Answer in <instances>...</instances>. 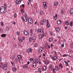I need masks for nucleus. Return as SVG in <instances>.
<instances>
[{"label": "nucleus", "mask_w": 73, "mask_h": 73, "mask_svg": "<svg viewBox=\"0 0 73 73\" xmlns=\"http://www.w3.org/2000/svg\"><path fill=\"white\" fill-rule=\"evenodd\" d=\"M40 15H43V11H41L40 12Z\"/></svg>", "instance_id": "41"}, {"label": "nucleus", "mask_w": 73, "mask_h": 73, "mask_svg": "<svg viewBox=\"0 0 73 73\" xmlns=\"http://www.w3.org/2000/svg\"><path fill=\"white\" fill-rule=\"evenodd\" d=\"M47 28H49V27H50L49 23H47Z\"/></svg>", "instance_id": "30"}, {"label": "nucleus", "mask_w": 73, "mask_h": 73, "mask_svg": "<svg viewBox=\"0 0 73 73\" xmlns=\"http://www.w3.org/2000/svg\"><path fill=\"white\" fill-rule=\"evenodd\" d=\"M1 26H3V25H4V24H3V22H1Z\"/></svg>", "instance_id": "51"}, {"label": "nucleus", "mask_w": 73, "mask_h": 73, "mask_svg": "<svg viewBox=\"0 0 73 73\" xmlns=\"http://www.w3.org/2000/svg\"><path fill=\"white\" fill-rule=\"evenodd\" d=\"M27 65L26 64L25 65H24L23 66V68L24 69H27Z\"/></svg>", "instance_id": "22"}, {"label": "nucleus", "mask_w": 73, "mask_h": 73, "mask_svg": "<svg viewBox=\"0 0 73 73\" xmlns=\"http://www.w3.org/2000/svg\"><path fill=\"white\" fill-rule=\"evenodd\" d=\"M70 13L71 14V15H72L73 13V8L71 9L70 10Z\"/></svg>", "instance_id": "16"}, {"label": "nucleus", "mask_w": 73, "mask_h": 73, "mask_svg": "<svg viewBox=\"0 0 73 73\" xmlns=\"http://www.w3.org/2000/svg\"><path fill=\"white\" fill-rule=\"evenodd\" d=\"M72 23H73V22L72 21H71L70 22V25L71 27L73 26V24H72Z\"/></svg>", "instance_id": "33"}, {"label": "nucleus", "mask_w": 73, "mask_h": 73, "mask_svg": "<svg viewBox=\"0 0 73 73\" xmlns=\"http://www.w3.org/2000/svg\"><path fill=\"white\" fill-rule=\"evenodd\" d=\"M55 68L56 71H58V69H59V68H58V67L57 66H55Z\"/></svg>", "instance_id": "24"}, {"label": "nucleus", "mask_w": 73, "mask_h": 73, "mask_svg": "<svg viewBox=\"0 0 73 73\" xmlns=\"http://www.w3.org/2000/svg\"><path fill=\"white\" fill-rule=\"evenodd\" d=\"M0 33H1L2 32V30H1V29H0Z\"/></svg>", "instance_id": "59"}, {"label": "nucleus", "mask_w": 73, "mask_h": 73, "mask_svg": "<svg viewBox=\"0 0 73 73\" xmlns=\"http://www.w3.org/2000/svg\"><path fill=\"white\" fill-rule=\"evenodd\" d=\"M5 11L4 9V8L3 7H1L0 8V13L4 14L5 13Z\"/></svg>", "instance_id": "1"}, {"label": "nucleus", "mask_w": 73, "mask_h": 73, "mask_svg": "<svg viewBox=\"0 0 73 73\" xmlns=\"http://www.w3.org/2000/svg\"><path fill=\"white\" fill-rule=\"evenodd\" d=\"M44 62L45 64H48V60H45Z\"/></svg>", "instance_id": "20"}, {"label": "nucleus", "mask_w": 73, "mask_h": 73, "mask_svg": "<svg viewBox=\"0 0 73 73\" xmlns=\"http://www.w3.org/2000/svg\"><path fill=\"white\" fill-rule=\"evenodd\" d=\"M38 46V44L37 43H36L34 45V47H37Z\"/></svg>", "instance_id": "35"}, {"label": "nucleus", "mask_w": 73, "mask_h": 73, "mask_svg": "<svg viewBox=\"0 0 73 73\" xmlns=\"http://www.w3.org/2000/svg\"><path fill=\"white\" fill-rule=\"evenodd\" d=\"M17 15V14H15L14 15V18H15L16 17V15Z\"/></svg>", "instance_id": "47"}, {"label": "nucleus", "mask_w": 73, "mask_h": 73, "mask_svg": "<svg viewBox=\"0 0 73 73\" xmlns=\"http://www.w3.org/2000/svg\"><path fill=\"white\" fill-rule=\"evenodd\" d=\"M61 46L62 47H64V44H62Z\"/></svg>", "instance_id": "58"}, {"label": "nucleus", "mask_w": 73, "mask_h": 73, "mask_svg": "<svg viewBox=\"0 0 73 73\" xmlns=\"http://www.w3.org/2000/svg\"><path fill=\"white\" fill-rule=\"evenodd\" d=\"M50 69H53V67L52 66V65H50Z\"/></svg>", "instance_id": "43"}, {"label": "nucleus", "mask_w": 73, "mask_h": 73, "mask_svg": "<svg viewBox=\"0 0 73 73\" xmlns=\"http://www.w3.org/2000/svg\"><path fill=\"white\" fill-rule=\"evenodd\" d=\"M24 33L25 35H26L27 36L29 35V33H28V31H27L26 30L25 31Z\"/></svg>", "instance_id": "11"}, {"label": "nucleus", "mask_w": 73, "mask_h": 73, "mask_svg": "<svg viewBox=\"0 0 73 73\" xmlns=\"http://www.w3.org/2000/svg\"><path fill=\"white\" fill-rule=\"evenodd\" d=\"M67 56V54H64L63 55V57H66V56Z\"/></svg>", "instance_id": "46"}, {"label": "nucleus", "mask_w": 73, "mask_h": 73, "mask_svg": "<svg viewBox=\"0 0 73 73\" xmlns=\"http://www.w3.org/2000/svg\"><path fill=\"white\" fill-rule=\"evenodd\" d=\"M42 69V70H46V66H43Z\"/></svg>", "instance_id": "19"}, {"label": "nucleus", "mask_w": 73, "mask_h": 73, "mask_svg": "<svg viewBox=\"0 0 73 73\" xmlns=\"http://www.w3.org/2000/svg\"><path fill=\"white\" fill-rule=\"evenodd\" d=\"M48 45L47 44H46L45 46L46 48H48Z\"/></svg>", "instance_id": "42"}, {"label": "nucleus", "mask_w": 73, "mask_h": 73, "mask_svg": "<svg viewBox=\"0 0 73 73\" xmlns=\"http://www.w3.org/2000/svg\"><path fill=\"white\" fill-rule=\"evenodd\" d=\"M31 41H32V37H30L29 38V42H31Z\"/></svg>", "instance_id": "38"}, {"label": "nucleus", "mask_w": 73, "mask_h": 73, "mask_svg": "<svg viewBox=\"0 0 73 73\" xmlns=\"http://www.w3.org/2000/svg\"><path fill=\"white\" fill-rule=\"evenodd\" d=\"M65 23L67 25H69V22H68V21H66L65 22Z\"/></svg>", "instance_id": "31"}, {"label": "nucleus", "mask_w": 73, "mask_h": 73, "mask_svg": "<svg viewBox=\"0 0 73 73\" xmlns=\"http://www.w3.org/2000/svg\"><path fill=\"white\" fill-rule=\"evenodd\" d=\"M59 67L60 68H61V69H63V66H62V64H59Z\"/></svg>", "instance_id": "17"}, {"label": "nucleus", "mask_w": 73, "mask_h": 73, "mask_svg": "<svg viewBox=\"0 0 73 73\" xmlns=\"http://www.w3.org/2000/svg\"><path fill=\"white\" fill-rule=\"evenodd\" d=\"M6 30L7 31H9V27H7L6 28Z\"/></svg>", "instance_id": "36"}, {"label": "nucleus", "mask_w": 73, "mask_h": 73, "mask_svg": "<svg viewBox=\"0 0 73 73\" xmlns=\"http://www.w3.org/2000/svg\"><path fill=\"white\" fill-rule=\"evenodd\" d=\"M38 37L39 38L41 39V38H42L43 37H45V34L43 33L42 34H39L38 35Z\"/></svg>", "instance_id": "3"}, {"label": "nucleus", "mask_w": 73, "mask_h": 73, "mask_svg": "<svg viewBox=\"0 0 73 73\" xmlns=\"http://www.w3.org/2000/svg\"><path fill=\"white\" fill-rule=\"evenodd\" d=\"M61 23V21L60 20H58L57 21V23L58 24H60Z\"/></svg>", "instance_id": "18"}, {"label": "nucleus", "mask_w": 73, "mask_h": 73, "mask_svg": "<svg viewBox=\"0 0 73 73\" xmlns=\"http://www.w3.org/2000/svg\"><path fill=\"white\" fill-rule=\"evenodd\" d=\"M58 2H56L54 3V5H56H56H58Z\"/></svg>", "instance_id": "29"}, {"label": "nucleus", "mask_w": 73, "mask_h": 73, "mask_svg": "<svg viewBox=\"0 0 73 73\" xmlns=\"http://www.w3.org/2000/svg\"><path fill=\"white\" fill-rule=\"evenodd\" d=\"M64 62L66 64V66H68V62H67L66 61H65Z\"/></svg>", "instance_id": "32"}, {"label": "nucleus", "mask_w": 73, "mask_h": 73, "mask_svg": "<svg viewBox=\"0 0 73 73\" xmlns=\"http://www.w3.org/2000/svg\"><path fill=\"white\" fill-rule=\"evenodd\" d=\"M33 60V58H31L30 59V61H32Z\"/></svg>", "instance_id": "45"}, {"label": "nucleus", "mask_w": 73, "mask_h": 73, "mask_svg": "<svg viewBox=\"0 0 73 73\" xmlns=\"http://www.w3.org/2000/svg\"><path fill=\"white\" fill-rule=\"evenodd\" d=\"M30 31L31 35H32V34H33V33L32 32H33V30H32V29H31L30 30Z\"/></svg>", "instance_id": "34"}, {"label": "nucleus", "mask_w": 73, "mask_h": 73, "mask_svg": "<svg viewBox=\"0 0 73 73\" xmlns=\"http://www.w3.org/2000/svg\"><path fill=\"white\" fill-rule=\"evenodd\" d=\"M19 33H19V32L18 31H17V35H19Z\"/></svg>", "instance_id": "52"}, {"label": "nucleus", "mask_w": 73, "mask_h": 73, "mask_svg": "<svg viewBox=\"0 0 73 73\" xmlns=\"http://www.w3.org/2000/svg\"><path fill=\"white\" fill-rule=\"evenodd\" d=\"M20 3H21V1H19L18 2V4H20Z\"/></svg>", "instance_id": "55"}, {"label": "nucleus", "mask_w": 73, "mask_h": 73, "mask_svg": "<svg viewBox=\"0 0 73 73\" xmlns=\"http://www.w3.org/2000/svg\"><path fill=\"white\" fill-rule=\"evenodd\" d=\"M36 61H38V62H40V60L39 59H36Z\"/></svg>", "instance_id": "49"}, {"label": "nucleus", "mask_w": 73, "mask_h": 73, "mask_svg": "<svg viewBox=\"0 0 73 73\" xmlns=\"http://www.w3.org/2000/svg\"><path fill=\"white\" fill-rule=\"evenodd\" d=\"M18 40L19 42H23V40L20 38H18Z\"/></svg>", "instance_id": "26"}, {"label": "nucleus", "mask_w": 73, "mask_h": 73, "mask_svg": "<svg viewBox=\"0 0 73 73\" xmlns=\"http://www.w3.org/2000/svg\"><path fill=\"white\" fill-rule=\"evenodd\" d=\"M53 41V39L52 38H49V42H52Z\"/></svg>", "instance_id": "23"}, {"label": "nucleus", "mask_w": 73, "mask_h": 73, "mask_svg": "<svg viewBox=\"0 0 73 73\" xmlns=\"http://www.w3.org/2000/svg\"><path fill=\"white\" fill-rule=\"evenodd\" d=\"M33 68H35L36 66V63H33Z\"/></svg>", "instance_id": "21"}, {"label": "nucleus", "mask_w": 73, "mask_h": 73, "mask_svg": "<svg viewBox=\"0 0 73 73\" xmlns=\"http://www.w3.org/2000/svg\"><path fill=\"white\" fill-rule=\"evenodd\" d=\"M18 2H19V1H18L17 0L16 1L15 3L16 4H18Z\"/></svg>", "instance_id": "48"}, {"label": "nucleus", "mask_w": 73, "mask_h": 73, "mask_svg": "<svg viewBox=\"0 0 73 73\" xmlns=\"http://www.w3.org/2000/svg\"><path fill=\"white\" fill-rule=\"evenodd\" d=\"M11 64L12 65V66H13L14 65H15V64H14V63L11 62Z\"/></svg>", "instance_id": "50"}, {"label": "nucleus", "mask_w": 73, "mask_h": 73, "mask_svg": "<svg viewBox=\"0 0 73 73\" xmlns=\"http://www.w3.org/2000/svg\"><path fill=\"white\" fill-rule=\"evenodd\" d=\"M21 11L22 12V13H24V10H23V9H21Z\"/></svg>", "instance_id": "53"}, {"label": "nucleus", "mask_w": 73, "mask_h": 73, "mask_svg": "<svg viewBox=\"0 0 73 73\" xmlns=\"http://www.w3.org/2000/svg\"><path fill=\"white\" fill-rule=\"evenodd\" d=\"M12 70L13 72H16V70H17V68L15 67H13L12 68Z\"/></svg>", "instance_id": "12"}, {"label": "nucleus", "mask_w": 73, "mask_h": 73, "mask_svg": "<svg viewBox=\"0 0 73 73\" xmlns=\"http://www.w3.org/2000/svg\"><path fill=\"white\" fill-rule=\"evenodd\" d=\"M7 64L6 63H5V65H4V66H3V70H6L7 69Z\"/></svg>", "instance_id": "10"}, {"label": "nucleus", "mask_w": 73, "mask_h": 73, "mask_svg": "<svg viewBox=\"0 0 73 73\" xmlns=\"http://www.w3.org/2000/svg\"><path fill=\"white\" fill-rule=\"evenodd\" d=\"M50 36H51V35H52V31L50 32Z\"/></svg>", "instance_id": "56"}, {"label": "nucleus", "mask_w": 73, "mask_h": 73, "mask_svg": "<svg viewBox=\"0 0 73 73\" xmlns=\"http://www.w3.org/2000/svg\"><path fill=\"white\" fill-rule=\"evenodd\" d=\"M44 49V47H42L40 48L39 49L38 52L40 53L41 52H42L43 50V49Z\"/></svg>", "instance_id": "6"}, {"label": "nucleus", "mask_w": 73, "mask_h": 73, "mask_svg": "<svg viewBox=\"0 0 73 73\" xmlns=\"http://www.w3.org/2000/svg\"><path fill=\"white\" fill-rule=\"evenodd\" d=\"M38 71L39 73H41V70H40V68H38Z\"/></svg>", "instance_id": "39"}, {"label": "nucleus", "mask_w": 73, "mask_h": 73, "mask_svg": "<svg viewBox=\"0 0 73 73\" xmlns=\"http://www.w3.org/2000/svg\"><path fill=\"white\" fill-rule=\"evenodd\" d=\"M37 31L38 33H42V32H43L42 29L41 28H39V29H38Z\"/></svg>", "instance_id": "5"}, {"label": "nucleus", "mask_w": 73, "mask_h": 73, "mask_svg": "<svg viewBox=\"0 0 73 73\" xmlns=\"http://www.w3.org/2000/svg\"><path fill=\"white\" fill-rule=\"evenodd\" d=\"M52 59L53 61H55V60H57V56H54V57L52 58Z\"/></svg>", "instance_id": "15"}, {"label": "nucleus", "mask_w": 73, "mask_h": 73, "mask_svg": "<svg viewBox=\"0 0 73 73\" xmlns=\"http://www.w3.org/2000/svg\"><path fill=\"white\" fill-rule=\"evenodd\" d=\"M36 38L35 36H33V37L32 38V39L33 40H36Z\"/></svg>", "instance_id": "25"}, {"label": "nucleus", "mask_w": 73, "mask_h": 73, "mask_svg": "<svg viewBox=\"0 0 73 73\" xmlns=\"http://www.w3.org/2000/svg\"><path fill=\"white\" fill-rule=\"evenodd\" d=\"M34 63H38V62L36 61V60H35L34 61Z\"/></svg>", "instance_id": "44"}, {"label": "nucleus", "mask_w": 73, "mask_h": 73, "mask_svg": "<svg viewBox=\"0 0 73 73\" xmlns=\"http://www.w3.org/2000/svg\"><path fill=\"white\" fill-rule=\"evenodd\" d=\"M15 56H14V57H13L12 58V59L13 60H14L15 58Z\"/></svg>", "instance_id": "54"}, {"label": "nucleus", "mask_w": 73, "mask_h": 73, "mask_svg": "<svg viewBox=\"0 0 73 73\" xmlns=\"http://www.w3.org/2000/svg\"><path fill=\"white\" fill-rule=\"evenodd\" d=\"M55 29L56 31V32H59L60 30V28H59V27H56Z\"/></svg>", "instance_id": "9"}, {"label": "nucleus", "mask_w": 73, "mask_h": 73, "mask_svg": "<svg viewBox=\"0 0 73 73\" xmlns=\"http://www.w3.org/2000/svg\"><path fill=\"white\" fill-rule=\"evenodd\" d=\"M27 14H25L23 16L22 19L23 21H25V22H27L28 21V18L27 17Z\"/></svg>", "instance_id": "2"}, {"label": "nucleus", "mask_w": 73, "mask_h": 73, "mask_svg": "<svg viewBox=\"0 0 73 73\" xmlns=\"http://www.w3.org/2000/svg\"><path fill=\"white\" fill-rule=\"evenodd\" d=\"M18 60H19V59H18V58H16L15 59V61H18Z\"/></svg>", "instance_id": "60"}, {"label": "nucleus", "mask_w": 73, "mask_h": 73, "mask_svg": "<svg viewBox=\"0 0 73 73\" xmlns=\"http://www.w3.org/2000/svg\"><path fill=\"white\" fill-rule=\"evenodd\" d=\"M45 22H46V19H44L41 22L40 24L42 25H44Z\"/></svg>", "instance_id": "4"}, {"label": "nucleus", "mask_w": 73, "mask_h": 73, "mask_svg": "<svg viewBox=\"0 0 73 73\" xmlns=\"http://www.w3.org/2000/svg\"><path fill=\"white\" fill-rule=\"evenodd\" d=\"M28 21L29 23H30V24H32V23H33L32 19L31 18H29Z\"/></svg>", "instance_id": "7"}, {"label": "nucleus", "mask_w": 73, "mask_h": 73, "mask_svg": "<svg viewBox=\"0 0 73 73\" xmlns=\"http://www.w3.org/2000/svg\"><path fill=\"white\" fill-rule=\"evenodd\" d=\"M56 19H57V17H54V19L55 20H56Z\"/></svg>", "instance_id": "57"}, {"label": "nucleus", "mask_w": 73, "mask_h": 73, "mask_svg": "<svg viewBox=\"0 0 73 73\" xmlns=\"http://www.w3.org/2000/svg\"><path fill=\"white\" fill-rule=\"evenodd\" d=\"M52 46H53V44H51L50 45V46L51 47V48H52Z\"/></svg>", "instance_id": "61"}, {"label": "nucleus", "mask_w": 73, "mask_h": 73, "mask_svg": "<svg viewBox=\"0 0 73 73\" xmlns=\"http://www.w3.org/2000/svg\"><path fill=\"white\" fill-rule=\"evenodd\" d=\"M6 36V35L3 34L1 35V36L2 37H5Z\"/></svg>", "instance_id": "27"}, {"label": "nucleus", "mask_w": 73, "mask_h": 73, "mask_svg": "<svg viewBox=\"0 0 73 73\" xmlns=\"http://www.w3.org/2000/svg\"><path fill=\"white\" fill-rule=\"evenodd\" d=\"M70 47L71 49H73V43L71 44Z\"/></svg>", "instance_id": "28"}, {"label": "nucleus", "mask_w": 73, "mask_h": 73, "mask_svg": "<svg viewBox=\"0 0 73 73\" xmlns=\"http://www.w3.org/2000/svg\"><path fill=\"white\" fill-rule=\"evenodd\" d=\"M15 48H16L17 47V46L16 44H14Z\"/></svg>", "instance_id": "64"}, {"label": "nucleus", "mask_w": 73, "mask_h": 73, "mask_svg": "<svg viewBox=\"0 0 73 73\" xmlns=\"http://www.w3.org/2000/svg\"><path fill=\"white\" fill-rule=\"evenodd\" d=\"M50 57L51 58H53V57H52V56L50 55Z\"/></svg>", "instance_id": "62"}, {"label": "nucleus", "mask_w": 73, "mask_h": 73, "mask_svg": "<svg viewBox=\"0 0 73 73\" xmlns=\"http://www.w3.org/2000/svg\"><path fill=\"white\" fill-rule=\"evenodd\" d=\"M64 13V11H63V10L62 9L61 10V15H63Z\"/></svg>", "instance_id": "40"}, {"label": "nucleus", "mask_w": 73, "mask_h": 73, "mask_svg": "<svg viewBox=\"0 0 73 73\" xmlns=\"http://www.w3.org/2000/svg\"><path fill=\"white\" fill-rule=\"evenodd\" d=\"M53 73H56V71L55 70H53Z\"/></svg>", "instance_id": "63"}, {"label": "nucleus", "mask_w": 73, "mask_h": 73, "mask_svg": "<svg viewBox=\"0 0 73 73\" xmlns=\"http://www.w3.org/2000/svg\"><path fill=\"white\" fill-rule=\"evenodd\" d=\"M27 53H29V52H31L32 51V48H29L27 49L26 51Z\"/></svg>", "instance_id": "8"}, {"label": "nucleus", "mask_w": 73, "mask_h": 73, "mask_svg": "<svg viewBox=\"0 0 73 73\" xmlns=\"http://www.w3.org/2000/svg\"><path fill=\"white\" fill-rule=\"evenodd\" d=\"M43 4L44 6V7L45 8V9H46V3L45 2H44Z\"/></svg>", "instance_id": "13"}, {"label": "nucleus", "mask_w": 73, "mask_h": 73, "mask_svg": "<svg viewBox=\"0 0 73 73\" xmlns=\"http://www.w3.org/2000/svg\"><path fill=\"white\" fill-rule=\"evenodd\" d=\"M17 56L18 57V58H19V60H21V55L20 54L18 55Z\"/></svg>", "instance_id": "14"}, {"label": "nucleus", "mask_w": 73, "mask_h": 73, "mask_svg": "<svg viewBox=\"0 0 73 73\" xmlns=\"http://www.w3.org/2000/svg\"><path fill=\"white\" fill-rule=\"evenodd\" d=\"M7 4L5 3L4 4V7H5V9H6V8H7Z\"/></svg>", "instance_id": "37"}]
</instances>
